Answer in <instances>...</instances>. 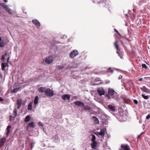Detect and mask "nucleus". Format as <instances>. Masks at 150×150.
<instances>
[{"instance_id": "1", "label": "nucleus", "mask_w": 150, "mask_h": 150, "mask_svg": "<svg viewBox=\"0 0 150 150\" xmlns=\"http://www.w3.org/2000/svg\"><path fill=\"white\" fill-rule=\"evenodd\" d=\"M108 93L111 98L115 99H116L117 98V93L113 89L109 88L108 90Z\"/></svg>"}, {"instance_id": "2", "label": "nucleus", "mask_w": 150, "mask_h": 150, "mask_svg": "<svg viewBox=\"0 0 150 150\" xmlns=\"http://www.w3.org/2000/svg\"><path fill=\"white\" fill-rule=\"evenodd\" d=\"M53 61V59L52 56L50 55L47 57H46L42 63L44 65L49 64L52 63Z\"/></svg>"}, {"instance_id": "3", "label": "nucleus", "mask_w": 150, "mask_h": 150, "mask_svg": "<svg viewBox=\"0 0 150 150\" xmlns=\"http://www.w3.org/2000/svg\"><path fill=\"white\" fill-rule=\"evenodd\" d=\"M45 94L47 96L51 97L53 96L54 92L52 90H50L49 88H48L45 90Z\"/></svg>"}, {"instance_id": "4", "label": "nucleus", "mask_w": 150, "mask_h": 150, "mask_svg": "<svg viewBox=\"0 0 150 150\" xmlns=\"http://www.w3.org/2000/svg\"><path fill=\"white\" fill-rule=\"evenodd\" d=\"M105 131L104 129H101L100 132H96L95 133V134L98 136H101V138L103 139L105 136Z\"/></svg>"}, {"instance_id": "5", "label": "nucleus", "mask_w": 150, "mask_h": 150, "mask_svg": "<svg viewBox=\"0 0 150 150\" xmlns=\"http://www.w3.org/2000/svg\"><path fill=\"white\" fill-rule=\"evenodd\" d=\"M78 54V52L76 50H75L72 51L70 53V57L73 58L76 57Z\"/></svg>"}, {"instance_id": "6", "label": "nucleus", "mask_w": 150, "mask_h": 150, "mask_svg": "<svg viewBox=\"0 0 150 150\" xmlns=\"http://www.w3.org/2000/svg\"><path fill=\"white\" fill-rule=\"evenodd\" d=\"M121 148V149H120L119 150H131L130 146L128 144H122Z\"/></svg>"}, {"instance_id": "7", "label": "nucleus", "mask_w": 150, "mask_h": 150, "mask_svg": "<svg viewBox=\"0 0 150 150\" xmlns=\"http://www.w3.org/2000/svg\"><path fill=\"white\" fill-rule=\"evenodd\" d=\"M97 91L98 94L100 96L104 95L105 94V91L103 88H100L98 89Z\"/></svg>"}, {"instance_id": "8", "label": "nucleus", "mask_w": 150, "mask_h": 150, "mask_svg": "<svg viewBox=\"0 0 150 150\" xmlns=\"http://www.w3.org/2000/svg\"><path fill=\"white\" fill-rule=\"evenodd\" d=\"M141 90L147 93H150V89H148L145 86H143L140 88Z\"/></svg>"}, {"instance_id": "9", "label": "nucleus", "mask_w": 150, "mask_h": 150, "mask_svg": "<svg viewBox=\"0 0 150 150\" xmlns=\"http://www.w3.org/2000/svg\"><path fill=\"white\" fill-rule=\"evenodd\" d=\"M32 22L35 25L36 27L38 28H39L40 27V24L39 21L36 19H35L32 20Z\"/></svg>"}, {"instance_id": "10", "label": "nucleus", "mask_w": 150, "mask_h": 150, "mask_svg": "<svg viewBox=\"0 0 150 150\" xmlns=\"http://www.w3.org/2000/svg\"><path fill=\"white\" fill-rule=\"evenodd\" d=\"M108 108L109 110L113 112L115 111L116 110L115 106L111 105H109L108 106Z\"/></svg>"}, {"instance_id": "11", "label": "nucleus", "mask_w": 150, "mask_h": 150, "mask_svg": "<svg viewBox=\"0 0 150 150\" xmlns=\"http://www.w3.org/2000/svg\"><path fill=\"white\" fill-rule=\"evenodd\" d=\"M62 98L64 100H69L70 99V96L69 94H65L63 95L62 96Z\"/></svg>"}, {"instance_id": "12", "label": "nucleus", "mask_w": 150, "mask_h": 150, "mask_svg": "<svg viewBox=\"0 0 150 150\" xmlns=\"http://www.w3.org/2000/svg\"><path fill=\"white\" fill-rule=\"evenodd\" d=\"M75 104L76 105L81 107H83L84 105V104L83 103L79 101H77L75 102Z\"/></svg>"}, {"instance_id": "13", "label": "nucleus", "mask_w": 150, "mask_h": 150, "mask_svg": "<svg viewBox=\"0 0 150 150\" xmlns=\"http://www.w3.org/2000/svg\"><path fill=\"white\" fill-rule=\"evenodd\" d=\"M92 119L93 120V122L95 124H99V121L97 117L95 116H93Z\"/></svg>"}, {"instance_id": "14", "label": "nucleus", "mask_w": 150, "mask_h": 150, "mask_svg": "<svg viewBox=\"0 0 150 150\" xmlns=\"http://www.w3.org/2000/svg\"><path fill=\"white\" fill-rule=\"evenodd\" d=\"M6 140V139L5 137L1 138L0 140V148L3 146Z\"/></svg>"}, {"instance_id": "15", "label": "nucleus", "mask_w": 150, "mask_h": 150, "mask_svg": "<svg viewBox=\"0 0 150 150\" xmlns=\"http://www.w3.org/2000/svg\"><path fill=\"white\" fill-rule=\"evenodd\" d=\"M91 147L92 149H96L97 148V142H92L91 144Z\"/></svg>"}, {"instance_id": "16", "label": "nucleus", "mask_w": 150, "mask_h": 150, "mask_svg": "<svg viewBox=\"0 0 150 150\" xmlns=\"http://www.w3.org/2000/svg\"><path fill=\"white\" fill-rule=\"evenodd\" d=\"M22 104V100L20 99H18L17 101V104L18 105L17 108L18 109H19L21 107V105Z\"/></svg>"}, {"instance_id": "17", "label": "nucleus", "mask_w": 150, "mask_h": 150, "mask_svg": "<svg viewBox=\"0 0 150 150\" xmlns=\"http://www.w3.org/2000/svg\"><path fill=\"white\" fill-rule=\"evenodd\" d=\"M114 45L117 50V53H118L119 51H120V50L119 48L118 45L117 43V41H116L114 43Z\"/></svg>"}, {"instance_id": "18", "label": "nucleus", "mask_w": 150, "mask_h": 150, "mask_svg": "<svg viewBox=\"0 0 150 150\" xmlns=\"http://www.w3.org/2000/svg\"><path fill=\"white\" fill-rule=\"evenodd\" d=\"M52 139L54 142L57 143L59 142V140L57 135H56L53 137L52 138Z\"/></svg>"}, {"instance_id": "19", "label": "nucleus", "mask_w": 150, "mask_h": 150, "mask_svg": "<svg viewBox=\"0 0 150 150\" xmlns=\"http://www.w3.org/2000/svg\"><path fill=\"white\" fill-rule=\"evenodd\" d=\"M11 128V125H8L7 128L6 129L7 130V132H6V135H7V137L10 134V129Z\"/></svg>"}, {"instance_id": "20", "label": "nucleus", "mask_w": 150, "mask_h": 150, "mask_svg": "<svg viewBox=\"0 0 150 150\" xmlns=\"http://www.w3.org/2000/svg\"><path fill=\"white\" fill-rule=\"evenodd\" d=\"M13 115H14L13 117V120L16 117L17 114V110L16 109H14L13 111Z\"/></svg>"}, {"instance_id": "21", "label": "nucleus", "mask_w": 150, "mask_h": 150, "mask_svg": "<svg viewBox=\"0 0 150 150\" xmlns=\"http://www.w3.org/2000/svg\"><path fill=\"white\" fill-rule=\"evenodd\" d=\"M45 88L41 87L39 88L38 91L40 92L44 93V92H45Z\"/></svg>"}, {"instance_id": "22", "label": "nucleus", "mask_w": 150, "mask_h": 150, "mask_svg": "<svg viewBox=\"0 0 150 150\" xmlns=\"http://www.w3.org/2000/svg\"><path fill=\"white\" fill-rule=\"evenodd\" d=\"M33 103H29L28 105V110H31L32 109Z\"/></svg>"}, {"instance_id": "23", "label": "nucleus", "mask_w": 150, "mask_h": 150, "mask_svg": "<svg viewBox=\"0 0 150 150\" xmlns=\"http://www.w3.org/2000/svg\"><path fill=\"white\" fill-rule=\"evenodd\" d=\"M39 99L38 97V96H37L35 97V99L34 100V104L35 105H36V104H38V100Z\"/></svg>"}, {"instance_id": "24", "label": "nucleus", "mask_w": 150, "mask_h": 150, "mask_svg": "<svg viewBox=\"0 0 150 150\" xmlns=\"http://www.w3.org/2000/svg\"><path fill=\"white\" fill-rule=\"evenodd\" d=\"M30 119V116L28 115H27L26 117L25 118V122L27 123L29 121Z\"/></svg>"}, {"instance_id": "25", "label": "nucleus", "mask_w": 150, "mask_h": 150, "mask_svg": "<svg viewBox=\"0 0 150 150\" xmlns=\"http://www.w3.org/2000/svg\"><path fill=\"white\" fill-rule=\"evenodd\" d=\"M92 137L91 141L92 142H96L95 141L96 139V137L93 134H92Z\"/></svg>"}, {"instance_id": "26", "label": "nucleus", "mask_w": 150, "mask_h": 150, "mask_svg": "<svg viewBox=\"0 0 150 150\" xmlns=\"http://www.w3.org/2000/svg\"><path fill=\"white\" fill-rule=\"evenodd\" d=\"M84 110H89L91 109V107L87 105H86L84 107Z\"/></svg>"}, {"instance_id": "27", "label": "nucleus", "mask_w": 150, "mask_h": 150, "mask_svg": "<svg viewBox=\"0 0 150 150\" xmlns=\"http://www.w3.org/2000/svg\"><path fill=\"white\" fill-rule=\"evenodd\" d=\"M29 127H33L35 126V123L33 122H32L29 123Z\"/></svg>"}, {"instance_id": "28", "label": "nucleus", "mask_w": 150, "mask_h": 150, "mask_svg": "<svg viewBox=\"0 0 150 150\" xmlns=\"http://www.w3.org/2000/svg\"><path fill=\"white\" fill-rule=\"evenodd\" d=\"M20 88H15L13 91H11L12 93H16L18 91L19 89Z\"/></svg>"}, {"instance_id": "29", "label": "nucleus", "mask_w": 150, "mask_h": 150, "mask_svg": "<svg viewBox=\"0 0 150 150\" xmlns=\"http://www.w3.org/2000/svg\"><path fill=\"white\" fill-rule=\"evenodd\" d=\"M2 69V70H5V68L6 66L5 65V64L4 63H3L1 64Z\"/></svg>"}, {"instance_id": "30", "label": "nucleus", "mask_w": 150, "mask_h": 150, "mask_svg": "<svg viewBox=\"0 0 150 150\" xmlns=\"http://www.w3.org/2000/svg\"><path fill=\"white\" fill-rule=\"evenodd\" d=\"M142 96L144 99L146 100L147 99L149 98L148 96L147 95L145 96L144 95V94H142Z\"/></svg>"}, {"instance_id": "31", "label": "nucleus", "mask_w": 150, "mask_h": 150, "mask_svg": "<svg viewBox=\"0 0 150 150\" xmlns=\"http://www.w3.org/2000/svg\"><path fill=\"white\" fill-rule=\"evenodd\" d=\"M1 6H2V7L4 9H5L7 6H8L6 5L5 4L1 3L0 4Z\"/></svg>"}, {"instance_id": "32", "label": "nucleus", "mask_w": 150, "mask_h": 150, "mask_svg": "<svg viewBox=\"0 0 150 150\" xmlns=\"http://www.w3.org/2000/svg\"><path fill=\"white\" fill-rule=\"evenodd\" d=\"M35 142H32L30 144H31V149H32V148H33V147L34 146V144H35Z\"/></svg>"}, {"instance_id": "33", "label": "nucleus", "mask_w": 150, "mask_h": 150, "mask_svg": "<svg viewBox=\"0 0 150 150\" xmlns=\"http://www.w3.org/2000/svg\"><path fill=\"white\" fill-rule=\"evenodd\" d=\"M142 68H145V69H147L148 68V67L145 64H142Z\"/></svg>"}, {"instance_id": "34", "label": "nucleus", "mask_w": 150, "mask_h": 150, "mask_svg": "<svg viewBox=\"0 0 150 150\" xmlns=\"http://www.w3.org/2000/svg\"><path fill=\"white\" fill-rule=\"evenodd\" d=\"M103 4H105L106 7L108 6H109V4L108 3L107 1H105V2H103Z\"/></svg>"}, {"instance_id": "35", "label": "nucleus", "mask_w": 150, "mask_h": 150, "mask_svg": "<svg viewBox=\"0 0 150 150\" xmlns=\"http://www.w3.org/2000/svg\"><path fill=\"white\" fill-rule=\"evenodd\" d=\"M129 86H131L133 84V83L131 80H129L127 82Z\"/></svg>"}, {"instance_id": "36", "label": "nucleus", "mask_w": 150, "mask_h": 150, "mask_svg": "<svg viewBox=\"0 0 150 150\" xmlns=\"http://www.w3.org/2000/svg\"><path fill=\"white\" fill-rule=\"evenodd\" d=\"M108 72L111 73H112L113 72V71L111 69L110 67L109 69H108Z\"/></svg>"}, {"instance_id": "37", "label": "nucleus", "mask_w": 150, "mask_h": 150, "mask_svg": "<svg viewBox=\"0 0 150 150\" xmlns=\"http://www.w3.org/2000/svg\"><path fill=\"white\" fill-rule=\"evenodd\" d=\"M5 46V44L3 42H0V47H4Z\"/></svg>"}, {"instance_id": "38", "label": "nucleus", "mask_w": 150, "mask_h": 150, "mask_svg": "<svg viewBox=\"0 0 150 150\" xmlns=\"http://www.w3.org/2000/svg\"><path fill=\"white\" fill-rule=\"evenodd\" d=\"M58 68L59 69L62 70L64 68V67L63 66L59 65L58 66Z\"/></svg>"}, {"instance_id": "39", "label": "nucleus", "mask_w": 150, "mask_h": 150, "mask_svg": "<svg viewBox=\"0 0 150 150\" xmlns=\"http://www.w3.org/2000/svg\"><path fill=\"white\" fill-rule=\"evenodd\" d=\"M114 30L118 35L120 36H121V35L120 34L119 32L117 30H116L115 29H114Z\"/></svg>"}, {"instance_id": "40", "label": "nucleus", "mask_w": 150, "mask_h": 150, "mask_svg": "<svg viewBox=\"0 0 150 150\" xmlns=\"http://www.w3.org/2000/svg\"><path fill=\"white\" fill-rule=\"evenodd\" d=\"M120 51H119V53L118 54V55L120 56V58L122 59L123 58V56L122 54L120 53Z\"/></svg>"}, {"instance_id": "41", "label": "nucleus", "mask_w": 150, "mask_h": 150, "mask_svg": "<svg viewBox=\"0 0 150 150\" xmlns=\"http://www.w3.org/2000/svg\"><path fill=\"white\" fill-rule=\"evenodd\" d=\"M102 122L104 124H105V125H107L108 124V122H105V120H103L102 121Z\"/></svg>"}, {"instance_id": "42", "label": "nucleus", "mask_w": 150, "mask_h": 150, "mask_svg": "<svg viewBox=\"0 0 150 150\" xmlns=\"http://www.w3.org/2000/svg\"><path fill=\"white\" fill-rule=\"evenodd\" d=\"M7 12L10 14H12V10L10 9L8 11H7Z\"/></svg>"}, {"instance_id": "43", "label": "nucleus", "mask_w": 150, "mask_h": 150, "mask_svg": "<svg viewBox=\"0 0 150 150\" xmlns=\"http://www.w3.org/2000/svg\"><path fill=\"white\" fill-rule=\"evenodd\" d=\"M150 118V113L147 115L146 117V119L147 120L149 119Z\"/></svg>"}, {"instance_id": "44", "label": "nucleus", "mask_w": 150, "mask_h": 150, "mask_svg": "<svg viewBox=\"0 0 150 150\" xmlns=\"http://www.w3.org/2000/svg\"><path fill=\"white\" fill-rule=\"evenodd\" d=\"M134 103L136 104H137L138 103V101L136 100H134L133 101Z\"/></svg>"}, {"instance_id": "45", "label": "nucleus", "mask_w": 150, "mask_h": 150, "mask_svg": "<svg viewBox=\"0 0 150 150\" xmlns=\"http://www.w3.org/2000/svg\"><path fill=\"white\" fill-rule=\"evenodd\" d=\"M13 116H12V115H10V120L11 121H12V120H13H13Z\"/></svg>"}, {"instance_id": "46", "label": "nucleus", "mask_w": 150, "mask_h": 150, "mask_svg": "<svg viewBox=\"0 0 150 150\" xmlns=\"http://www.w3.org/2000/svg\"><path fill=\"white\" fill-rule=\"evenodd\" d=\"M5 59V56L4 55H3L2 56L1 59L2 60H4Z\"/></svg>"}, {"instance_id": "47", "label": "nucleus", "mask_w": 150, "mask_h": 150, "mask_svg": "<svg viewBox=\"0 0 150 150\" xmlns=\"http://www.w3.org/2000/svg\"><path fill=\"white\" fill-rule=\"evenodd\" d=\"M10 9L8 7V6H7V7L5 9L7 11H8Z\"/></svg>"}, {"instance_id": "48", "label": "nucleus", "mask_w": 150, "mask_h": 150, "mask_svg": "<svg viewBox=\"0 0 150 150\" xmlns=\"http://www.w3.org/2000/svg\"><path fill=\"white\" fill-rule=\"evenodd\" d=\"M38 124L40 125L42 127L43 126V125L42 124V123L41 122H38Z\"/></svg>"}, {"instance_id": "49", "label": "nucleus", "mask_w": 150, "mask_h": 150, "mask_svg": "<svg viewBox=\"0 0 150 150\" xmlns=\"http://www.w3.org/2000/svg\"><path fill=\"white\" fill-rule=\"evenodd\" d=\"M101 84V82H100L99 83H94L93 84V85H99L100 84Z\"/></svg>"}, {"instance_id": "50", "label": "nucleus", "mask_w": 150, "mask_h": 150, "mask_svg": "<svg viewBox=\"0 0 150 150\" xmlns=\"http://www.w3.org/2000/svg\"><path fill=\"white\" fill-rule=\"evenodd\" d=\"M100 80V79L99 78H97L96 79V81H99Z\"/></svg>"}, {"instance_id": "51", "label": "nucleus", "mask_w": 150, "mask_h": 150, "mask_svg": "<svg viewBox=\"0 0 150 150\" xmlns=\"http://www.w3.org/2000/svg\"><path fill=\"white\" fill-rule=\"evenodd\" d=\"M3 101V99L0 97V101L1 102Z\"/></svg>"}, {"instance_id": "52", "label": "nucleus", "mask_w": 150, "mask_h": 150, "mask_svg": "<svg viewBox=\"0 0 150 150\" xmlns=\"http://www.w3.org/2000/svg\"><path fill=\"white\" fill-rule=\"evenodd\" d=\"M142 80V78H141L139 79L138 81H141Z\"/></svg>"}, {"instance_id": "53", "label": "nucleus", "mask_w": 150, "mask_h": 150, "mask_svg": "<svg viewBox=\"0 0 150 150\" xmlns=\"http://www.w3.org/2000/svg\"><path fill=\"white\" fill-rule=\"evenodd\" d=\"M106 96L109 99H110V96H109V95H106Z\"/></svg>"}, {"instance_id": "54", "label": "nucleus", "mask_w": 150, "mask_h": 150, "mask_svg": "<svg viewBox=\"0 0 150 150\" xmlns=\"http://www.w3.org/2000/svg\"><path fill=\"white\" fill-rule=\"evenodd\" d=\"M122 77V76L121 75H120V76H119V79H121Z\"/></svg>"}, {"instance_id": "55", "label": "nucleus", "mask_w": 150, "mask_h": 150, "mask_svg": "<svg viewBox=\"0 0 150 150\" xmlns=\"http://www.w3.org/2000/svg\"><path fill=\"white\" fill-rule=\"evenodd\" d=\"M110 82V81H106V82L105 83H108Z\"/></svg>"}, {"instance_id": "56", "label": "nucleus", "mask_w": 150, "mask_h": 150, "mask_svg": "<svg viewBox=\"0 0 150 150\" xmlns=\"http://www.w3.org/2000/svg\"><path fill=\"white\" fill-rule=\"evenodd\" d=\"M5 2H7V0H3Z\"/></svg>"}, {"instance_id": "57", "label": "nucleus", "mask_w": 150, "mask_h": 150, "mask_svg": "<svg viewBox=\"0 0 150 150\" xmlns=\"http://www.w3.org/2000/svg\"><path fill=\"white\" fill-rule=\"evenodd\" d=\"M124 86L125 88L126 87V86H125V83H124Z\"/></svg>"}, {"instance_id": "58", "label": "nucleus", "mask_w": 150, "mask_h": 150, "mask_svg": "<svg viewBox=\"0 0 150 150\" xmlns=\"http://www.w3.org/2000/svg\"><path fill=\"white\" fill-rule=\"evenodd\" d=\"M93 0V3H96V2H95V0Z\"/></svg>"}, {"instance_id": "59", "label": "nucleus", "mask_w": 150, "mask_h": 150, "mask_svg": "<svg viewBox=\"0 0 150 150\" xmlns=\"http://www.w3.org/2000/svg\"><path fill=\"white\" fill-rule=\"evenodd\" d=\"M9 58H8V59H7V62H8V61H9Z\"/></svg>"}, {"instance_id": "60", "label": "nucleus", "mask_w": 150, "mask_h": 150, "mask_svg": "<svg viewBox=\"0 0 150 150\" xmlns=\"http://www.w3.org/2000/svg\"><path fill=\"white\" fill-rule=\"evenodd\" d=\"M1 37L0 36V42L1 41Z\"/></svg>"}, {"instance_id": "61", "label": "nucleus", "mask_w": 150, "mask_h": 150, "mask_svg": "<svg viewBox=\"0 0 150 150\" xmlns=\"http://www.w3.org/2000/svg\"><path fill=\"white\" fill-rule=\"evenodd\" d=\"M141 122H142V121H141L140 120V121H139V122L140 123H141Z\"/></svg>"}, {"instance_id": "62", "label": "nucleus", "mask_w": 150, "mask_h": 150, "mask_svg": "<svg viewBox=\"0 0 150 150\" xmlns=\"http://www.w3.org/2000/svg\"><path fill=\"white\" fill-rule=\"evenodd\" d=\"M125 15H126V16H127V14H125Z\"/></svg>"}]
</instances>
